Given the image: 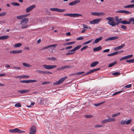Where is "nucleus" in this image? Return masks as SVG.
<instances>
[{
    "label": "nucleus",
    "mask_w": 134,
    "mask_h": 134,
    "mask_svg": "<svg viewBox=\"0 0 134 134\" xmlns=\"http://www.w3.org/2000/svg\"><path fill=\"white\" fill-rule=\"evenodd\" d=\"M22 52V51L21 50H13L11 51L10 52V53H12L13 54H17L19 53Z\"/></svg>",
    "instance_id": "18"
},
{
    "label": "nucleus",
    "mask_w": 134,
    "mask_h": 134,
    "mask_svg": "<svg viewBox=\"0 0 134 134\" xmlns=\"http://www.w3.org/2000/svg\"><path fill=\"white\" fill-rule=\"evenodd\" d=\"M80 1L79 0H75L69 3V5H75L77 3H80Z\"/></svg>",
    "instance_id": "16"
},
{
    "label": "nucleus",
    "mask_w": 134,
    "mask_h": 134,
    "mask_svg": "<svg viewBox=\"0 0 134 134\" xmlns=\"http://www.w3.org/2000/svg\"><path fill=\"white\" fill-rule=\"evenodd\" d=\"M109 122L108 119L104 120L101 121V123L103 124H104Z\"/></svg>",
    "instance_id": "27"
},
{
    "label": "nucleus",
    "mask_w": 134,
    "mask_h": 134,
    "mask_svg": "<svg viewBox=\"0 0 134 134\" xmlns=\"http://www.w3.org/2000/svg\"><path fill=\"white\" fill-rule=\"evenodd\" d=\"M106 19L109 20L108 23L113 27L116 25V24L114 20V18L112 17H108L106 18Z\"/></svg>",
    "instance_id": "2"
},
{
    "label": "nucleus",
    "mask_w": 134,
    "mask_h": 134,
    "mask_svg": "<svg viewBox=\"0 0 134 134\" xmlns=\"http://www.w3.org/2000/svg\"><path fill=\"white\" fill-rule=\"evenodd\" d=\"M119 37L118 36H114L109 37L108 38H106L105 40V41L106 42H107L109 41H111L115 40L119 38Z\"/></svg>",
    "instance_id": "13"
},
{
    "label": "nucleus",
    "mask_w": 134,
    "mask_h": 134,
    "mask_svg": "<svg viewBox=\"0 0 134 134\" xmlns=\"http://www.w3.org/2000/svg\"><path fill=\"white\" fill-rule=\"evenodd\" d=\"M11 68L13 69H15L16 70H20L21 69V68L20 67L15 66H13V68Z\"/></svg>",
    "instance_id": "45"
},
{
    "label": "nucleus",
    "mask_w": 134,
    "mask_h": 134,
    "mask_svg": "<svg viewBox=\"0 0 134 134\" xmlns=\"http://www.w3.org/2000/svg\"><path fill=\"white\" fill-rule=\"evenodd\" d=\"M108 119L109 122H113L115 120V118H109Z\"/></svg>",
    "instance_id": "42"
},
{
    "label": "nucleus",
    "mask_w": 134,
    "mask_h": 134,
    "mask_svg": "<svg viewBox=\"0 0 134 134\" xmlns=\"http://www.w3.org/2000/svg\"><path fill=\"white\" fill-rule=\"evenodd\" d=\"M9 131L10 132L12 133H24L25 132V131H22L21 130L19 129L18 128H15L14 129H12L9 130Z\"/></svg>",
    "instance_id": "3"
},
{
    "label": "nucleus",
    "mask_w": 134,
    "mask_h": 134,
    "mask_svg": "<svg viewBox=\"0 0 134 134\" xmlns=\"http://www.w3.org/2000/svg\"><path fill=\"white\" fill-rule=\"evenodd\" d=\"M126 62L129 63H134V59H131L129 60H126Z\"/></svg>",
    "instance_id": "36"
},
{
    "label": "nucleus",
    "mask_w": 134,
    "mask_h": 134,
    "mask_svg": "<svg viewBox=\"0 0 134 134\" xmlns=\"http://www.w3.org/2000/svg\"><path fill=\"white\" fill-rule=\"evenodd\" d=\"M120 113H116L112 115L111 116L112 118H114L115 116L119 115H120Z\"/></svg>",
    "instance_id": "37"
},
{
    "label": "nucleus",
    "mask_w": 134,
    "mask_h": 134,
    "mask_svg": "<svg viewBox=\"0 0 134 134\" xmlns=\"http://www.w3.org/2000/svg\"><path fill=\"white\" fill-rule=\"evenodd\" d=\"M104 102H102L100 103H97V104H94V105L96 107L102 104Z\"/></svg>",
    "instance_id": "39"
},
{
    "label": "nucleus",
    "mask_w": 134,
    "mask_h": 134,
    "mask_svg": "<svg viewBox=\"0 0 134 134\" xmlns=\"http://www.w3.org/2000/svg\"><path fill=\"white\" fill-rule=\"evenodd\" d=\"M120 73L119 72H115L113 74V75L114 76H117L119 75Z\"/></svg>",
    "instance_id": "47"
},
{
    "label": "nucleus",
    "mask_w": 134,
    "mask_h": 134,
    "mask_svg": "<svg viewBox=\"0 0 134 134\" xmlns=\"http://www.w3.org/2000/svg\"><path fill=\"white\" fill-rule=\"evenodd\" d=\"M88 47V46H85L81 49V51H82L83 50L87 48Z\"/></svg>",
    "instance_id": "53"
},
{
    "label": "nucleus",
    "mask_w": 134,
    "mask_h": 134,
    "mask_svg": "<svg viewBox=\"0 0 134 134\" xmlns=\"http://www.w3.org/2000/svg\"><path fill=\"white\" fill-rule=\"evenodd\" d=\"M43 67L47 69H51L56 68L57 66L55 65H43Z\"/></svg>",
    "instance_id": "5"
},
{
    "label": "nucleus",
    "mask_w": 134,
    "mask_h": 134,
    "mask_svg": "<svg viewBox=\"0 0 134 134\" xmlns=\"http://www.w3.org/2000/svg\"><path fill=\"white\" fill-rule=\"evenodd\" d=\"M93 40V39H91L89 40L88 41L85 42L83 43V45L87 44L90 43L91 42H92Z\"/></svg>",
    "instance_id": "34"
},
{
    "label": "nucleus",
    "mask_w": 134,
    "mask_h": 134,
    "mask_svg": "<svg viewBox=\"0 0 134 134\" xmlns=\"http://www.w3.org/2000/svg\"><path fill=\"white\" fill-rule=\"evenodd\" d=\"M42 70H36V72L39 73L40 74H41L42 72Z\"/></svg>",
    "instance_id": "60"
},
{
    "label": "nucleus",
    "mask_w": 134,
    "mask_h": 134,
    "mask_svg": "<svg viewBox=\"0 0 134 134\" xmlns=\"http://www.w3.org/2000/svg\"><path fill=\"white\" fill-rule=\"evenodd\" d=\"M72 47L71 46H69L68 47H67L65 48V49L66 50H68L70 49Z\"/></svg>",
    "instance_id": "62"
},
{
    "label": "nucleus",
    "mask_w": 134,
    "mask_h": 134,
    "mask_svg": "<svg viewBox=\"0 0 134 134\" xmlns=\"http://www.w3.org/2000/svg\"><path fill=\"white\" fill-rule=\"evenodd\" d=\"M57 46V44H52V45H49L48 46H47L45 47H44V48L45 49H46L48 48H49V47H56Z\"/></svg>",
    "instance_id": "23"
},
{
    "label": "nucleus",
    "mask_w": 134,
    "mask_h": 134,
    "mask_svg": "<svg viewBox=\"0 0 134 134\" xmlns=\"http://www.w3.org/2000/svg\"><path fill=\"white\" fill-rule=\"evenodd\" d=\"M125 46L124 44H123L121 45L118 46L116 47H114V49L115 51H117L119 49H121L122 48L124 47Z\"/></svg>",
    "instance_id": "17"
},
{
    "label": "nucleus",
    "mask_w": 134,
    "mask_h": 134,
    "mask_svg": "<svg viewBox=\"0 0 134 134\" xmlns=\"http://www.w3.org/2000/svg\"><path fill=\"white\" fill-rule=\"evenodd\" d=\"M91 15L93 16H101L104 15L105 13L102 12H94L91 13Z\"/></svg>",
    "instance_id": "11"
},
{
    "label": "nucleus",
    "mask_w": 134,
    "mask_h": 134,
    "mask_svg": "<svg viewBox=\"0 0 134 134\" xmlns=\"http://www.w3.org/2000/svg\"><path fill=\"white\" fill-rule=\"evenodd\" d=\"M122 92V91H119L116 92L113 94V96H114L116 95L119 94V93H120Z\"/></svg>",
    "instance_id": "52"
},
{
    "label": "nucleus",
    "mask_w": 134,
    "mask_h": 134,
    "mask_svg": "<svg viewBox=\"0 0 134 134\" xmlns=\"http://www.w3.org/2000/svg\"><path fill=\"white\" fill-rule=\"evenodd\" d=\"M116 62H115L113 63H111L108 66L109 68L113 66L114 65L116 64Z\"/></svg>",
    "instance_id": "32"
},
{
    "label": "nucleus",
    "mask_w": 134,
    "mask_h": 134,
    "mask_svg": "<svg viewBox=\"0 0 134 134\" xmlns=\"http://www.w3.org/2000/svg\"><path fill=\"white\" fill-rule=\"evenodd\" d=\"M12 4L14 6H19L20 5L19 3L16 2L13 3Z\"/></svg>",
    "instance_id": "50"
},
{
    "label": "nucleus",
    "mask_w": 134,
    "mask_h": 134,
    "mask_svg": "<svg viewBox=\"0 0 134 134\" xmlns=\"http://www.w3.org/2000/svg\"><path fill=\"white\" fill-rule=\"evenodd\" d=\"M101 20V18L94 19L92 21H90V23L92 24H98Z\"/></svg>",
    "instance_id": "8"
},
{
    "label": "nucleus",
    "mask_w": 134,
    "mask_h": 134,
    "mask_svg": "<svg viewBox=\"0 0 134 134\" xmlns=\"http://www.w3.org/2000/svg\"><path fill=\"white\" fill-rule=\"evenodd\" d=\"M64 16H69L71 17H78L79 16H81L82 15L81 14L77 13L73 14H66L64 15Z\"/></svg>",
    "instance_id": "4"
},
{
    "label": "nucleus",
    "mask_w": 134,
    "mask_h": 134,
    "mask_svg": "<svg viewBox=\"0 0 134 134\" xmlns=\"http://www.w3.org/2000/svg\"><path fill=\"white\" fill-rule=\"evenodd\" d=\"M118 13H125L126 14H129L131 13V12L125 10H120L116 11V12Z\"/></svg>",
    "instance_id": "15"
},
{
    "label": "nucleus",
    "mask_w": 134,
    "mask_h": 134,
    "mask_svg": "<svg viewBox=\"0 0 134 134\" xmlns=\"http://www.w3.org/2000/svg\"><path fill=\"white\" fill-rule=\"evenodd\" d=\"M28 21V19L26 18H24L21 20L20 24L22 26L21 27V29H25L28 27V25L26 24Z\"/></svg>",
    "instance_id": "1"
},
{
    "label": "nucleus",
    "mask_w": 134,
    "mask_h": 134,
    "mask_svg": "<svg viewBox=\"0 0 134 134\" xmlns=\"http://www.w3.org/2000/svg\"><path fill=\"white\" fill-rule=\"evenodd\" d=\"M126 120H121L120 122V124L122 125H124L126 124Z\"/></svg>",
    "instance_id": "41"
},
{
    "label": "nucleus",
    "mask_w": 134,
    "mask_h": 134,
    "mask_svg": "<svg viewBox=\"0 0 134 134\" xmlns=\"http://www.w3.org/2000/svg\"><path fill=\"white\" fill-rule=\"evenodd\" d=\"M55 47H49V51L51 52H53V50H54V48Z\"/></svg>",
    "instance_id": "40"
},
{
    "label": "nucleus",
    "mask_w": 134,
    "mask_h": 134,
    "mask_svg": "<svg viewBox=\"0 0 134 134\" xmlns=\"http://www.w3.org/2000/svg\"><path fill=\"white\" fill-rule=\"evenodd\" d=\"M9 37V36H8L6 35L2 36L1 37H0V40H3L6 39L8 38Z\"/></svg>",
    "instance_id": "25"
},
{
    "label": "nucleus",
    "mask_w": 134,
    "mask_h": 134,
    "mask_svg": "<svg viewBox=\"0 0 134 134\" xmlns=\"http://www.w3.org/2000/svg\"><path fill=\"white\" fill-rule=\"evenodd\" d=\"M131 86H132V85H131V84H130L126 85L125 86V87L126 88H129L130 87H131Z\"/></svg>",
    "instance_id": "51"
},
{
    "label": "nucleus",
    "mask_w": 134,
    "mask_h": 134,
    "mask_svg": "<svg viewBox=\"0 0 134 134\" xmlns=\"http://www.w3.org/2000/svg\"><path fill=\"white\" fill-rule=\"evenodd\" d=\"M102 49V47L101 46H99L97 47L93 48V51L94 52H97L101 50Z\"/></svg>",
    "instance_id": "22"
},
{
    "label": "nucleus",
    "mask_w": 134,
    "mask_h": 134,
    "mask_svg": "<svg viewBox=\"0 0 134 134\" xmlns=\"http://www.w3.org/2000/svg\"><path fill=\"white\" fill-rule=\"evenodd\" d=\"M130 21H127L126 20H123L120 21V23L123 24H131Z\"/></svg>",
    "instance_id": "21"
},
{
    "label": "nucleus",
    "mask_w": 134,
    "mask_h": 134,
    "mask_svg": "<svg viewBox=\"0 0 134 134\" xmlns=\"http://www.w3.org/2000/svg\"><path fill=\"white\" fill-rule=\"evenodd\" d=\"M30 14H25L23 15V18H25V17H26L28 16L29 15H30Z\"/></svg>",
    "instance_id": "56"
},
{
    "label": "nucleus",
    "mask_w": 134,
    "mask_h": 134,
    "mask_svg": "<svg viewBox=\"0 0 134 134\" xmlns=\"http://www.w3.org/2000/svg\"><path fill=\"white\" fill-rule=\"evenodd\" d=\"M84 36H81L80 37H79L78 38H76V40H82L84 39L83 38Z\"/></svg>",
    "instance_id": "43"
},
{
    "label": "nucleus",
    "mask_w": 134,
    "mask_h": 134,
    "mask_svg": "<svg viewBox=\"0 0 134 134\" xmlns=\"http://www.w3.org/2000/svg\"><path fill=\"white\" fill-rule=\"evenodd\" d=\"M115 21L116 22L120 21H119L118 16L115 17Z\"/></svg>",
    "instance_id": "63"
},
{
    "label": "nucleus",
    "mask_w": 134,
    "mask_h": 134,
    "mask_svg": "<svg viewBox=\"0 0 134 134\" xmlns=\"http://www.w3.org/2000/svg\"><path fill=\"white\" fill-rule=\"evenodd\" d=\"M17 19H21L23 18V15H21L19 16H17L16 17Z\"/></svg>",
    "instance_id": "46"
},
{
    "label": "nucleus",
    "mask_w": 134,
    "mask_h": 134,
    "mask_svg": "<svg viewBox=\"0 0 134 134\" xmlns=\"http://www.w3.org/2000/svg\"><path fill=\"white\" fill-rule=\"evenodd\" d=\"M75 42L73 41V42H69L68 43H65V44H64L63 45L64 46L70 45L73 44H74Z\"/></svg>",
    "instance_id": "31"
},
{
    "label": "nucleus",
    "mask_w": 134,
    "mask_h": 134,
    "mask_svg": "<svg viewBox=\"0 0 134 134\" xmlns=\"http://www.w3.org/2000/svg\"><path fill=\"white\" fill-rule=\"evenodd\" d=\"M84 73V72L82 71V72H77V73H76V74H77V75H80L81 74Z\"/></svg>",
    "instance_id": "57"
},
{
    "label": "nucleus",
    "mask_w": 134,
    "mask_h": 134,
    "mask_svg": "<svg viewBox=\"0 0 134 134\" xmlns=\"http://www.w3.org/2000/svg\"><path fill=\"white\" fill-rule=\"evenodd\" d=\"M15 106L16 107L19 108L21 107V104L19 103H17L15 105Z\"/></svg>",
    "instance_id": "44"
},
{
    "label": "nucleus",
    "mask_w": 134,
    "mask_h": 134,
    "mask_svg": "<svg viewBox=\"0 0 134 134\" xmlns=\"http://www.w3.org/2000/svg\"><path fill=\"white\" fill-rule=\"evenodd\" d=\"M132 55H130L125 56L126 59L131 58L133 56Z\"/></svg>",
    "instance_id": "48"
},
{
    "label": "nucleus",
    "mask_w": 134,
    "mask_h": 134,
    "mask_svg": "<svg viewBox=\"0 0 134 134\" xmlns=\"http://www.w3.org/2000/svg\"><path fill=\"white\" fill-rule=\"evenodd\" d=\"M51 10L53 11H57L58 12H63L65 10V9H60L57 8H51Z\"/></svg>",
    "instance_id": "9"
},
{
    "label": "nucleus",
    "mask_w": 134,
    "mask_h": 134,
    "mask_svg": "<svg viewBox=\"0 0 134 134\" xmlns=\"http://www.w3.org/2000/svg\"><path fill=\"white\" fill-rule=\"evenodd\" d=\"M29 90H19L18 92L20 93L21 94L29 92Z\"/></svg>",
    "instance_id": "26"
},
{
    "label": "nucleus",
    "mask_w": 134,
    "mask_h": 134,
    "mask_svg": "<svg viewBox=\"0 0 134 134\" xmlns=\"http://www.w3.org/2000/svg\"><path fill=\"white\" fill-rule=\"evenodd\" d=\"M103 37H100L96 39L94 41V43L96 44L98 43L99 41L102 39Z\"/></svg>",
    "instance_id": "19"
},
{
    "label": "nucleus",
    "mask_w": 134,
    "mask_h": 134,
    "mask_svg": "<svg viewBox=\"0 0 134 134\" xmlns=\"http://www.w3.org/2000/svg\"><path fill=\"white\" fill-rule=\"evenodd\" d=\"M6 14L5 12H3L1 13H0V16H3L5 15Z\"/></svg>",
    "instance_id": "54"
},
{
    "label": "nucleus",
    "mask_w": 134,
    "mask_h": 134,
    "mask_svg": "<svg viewBox=\"0 0 134 134\" xmlns=\"http://www.w3.org/2000/svg\"><path fill=\"white\" fill-rule=\"evenodd\" d=\"M22 44L21 43H17L14 45V47L15 48L19 47L21 46Z\"/></svg>",
    "instance_id": "28"
},
{
    "label": "nucleus",
    "mask_w": 134,
    "mask_h": 134,
    "mask_svg": "<svg viewBox=\"0 0 134 134\" xmlns=\"http://www.w3.org/2000/svg\"><path fill=\"white\" fill-rule=\"evenodd\" d=\"M129 20L130 21L133 22L132 24L134 25V18H131L129 19Z\"/></svg>",
    "instance_id": "55"
},
{
    "label": "nucleus",
    "mask_w": 134,
    "mask_h": 134,
    "mask_svg": "<svg viewBox=\"0 0 134 134\" xmlns=\"http://www.w3.org/2000/svg\"><path fill=\"white\" fill-rule=\"evenodd\" d=\"M69 52L66 53V55L72 54L75 53V52H74L70 51V50L69 51Z\"/></svg>",
    "instance_id": "38"
},
{
    "label": "nucleus",
    "mask_w": 134,
    "mask_h": 134,
    "mask_svg": "<svg viewBox=\"0 0 134 134\" xmlns=\"http://www.w3.org/2000/svg\"><path fill=\"white\" fill-rule=\"evenodd\" d=\"M36 132V127L34 125L32 126L30 129L29 134H35Z\"/></svg>",
    "instance_id": "7"
},
{
    "label": "nucleus",
    "mask_w": 134,
    "mask_h": 134,
    "mask_svg": "<svg viewBox=\"0 0 134 134\" xmlns=\"http://www.w3.org/2000/svg\"><path fill=\"white\" fill-rule=\"evenodd\" d=\"M131 119H130V120H128L126 121V125L129 124L131 123Z\"/></svg>",
    "instance_id": "49"
},
{
    "label": "nucleus",
    "mask_w": 134,
    "mask_h": 134,
    "mask_svg": "<svg viewBox=\"0 0 134 134\" xmlns=\"http://www.w3.org/2000/svg\"><path fill=\"white\" fill-rule=\"evenodd\" d=\"M102 126V125H96L94 127L96 128H98L101 127Z\"/></svg>",
    "instance_id": "64"
},
{
    "label": "nucleus",
    "mask_w": 134,
    "mask_h": 134,
    "mask_svg": "<svg viewBox=\"0 0 134 134\" xmlns=\"http://www.w3.org/2000/svg\"><path fill=\"white\" fill-rule=\"evenodd\" d=\"M81 47V45H79L77 46L76 47H75L73 49H71L70 50V51H73L75 52V51L79 49L80 47Z\"/></svg>",
    "instance_id": "20"
},
{
    "label": "nucleus",
    "mask_w": 134,
    "mask_h": 134,
    "mask_svg": "<svg viewBox=\"0 0 134 134\" xmlns=\"http://www.w3.org/2000/svg\"><path fill=\"white\" fill-rule=\"evenodd\" d=\"M71 66H62L58 68L57 69V71H60L62 70H64L66 68H70Z\"/></svg>",
    "instance_id": "14"
},
{
    "label": "nucleus",
    "mask_w": 134,
    "mask_h": 134,
    "mask_svg": "<svg viewBox=\"0 0 134 134\" xmlns=\"http://www.w3.org/2000/svg\"><path fill=\"white\" fill-rule=\"evenodd\" d=\"M23 65L27 67H31V66L30 64L26 63H23Z\"/></svg>",
    "instance_id": "30"
},
{
    "label": "nucleus",
    "mask_w": 134,
    "mask_h": 134,
    "mask_svg": "<svg viewBox=\"0 0 134 134\" xmlns=\"http://www.w3.org/2000/svg\"><path fill=\"white\" fill-rule=\"evenodd\" d=\"M83 28L85 29H88V26L86 25L83 24Z\"/></svg>",
    "instance_id": "58"
},
{
    "label": "nucleus",
    "mask_w": 134,
    "mask_h": 134,
    "mask_svg": "<svg viewBox=\"0 0 134 134\" xmlns=\"http://www.w3.org/2000/svg\"><path fill=\"white\" fill-rule=\"evenodd\" d=\"M47 59L53 61H55L57 60L56 58L54 57H48L47 58Z\"/></svg>",
    "instance_id": "33"
},
{
    "label": "nucleus",
    "mask_w": 134,
    "mask_h": 134,
    "mask_svg": "<svg viewBox=\"0 0 134 134\" xmlns=\"http://www.w3.org/2000/svg\"><path fill=\"white\" fill-rule=\"evenodd\" d=\"M98 63V62L97 61H96L92 63L90 65L91 67H93L97 65Z\"/></svg>",
    "instance_id": "24"
},
{
    "label": "nucleus",
    "mask_w": 134,
    "mask_h": 134,
    "mask_svg": "<svg viewBox=\"0 0 134 134\" xmlns=\"http://www.w3.org/2000/svg\"><path fill=\"white\" fill-rule=\"evenodd\" d=\"M36 7V6L35 5H33L30 6L26 9V12L27 13L30 12L35 8Z\"/></svg>",
    "instance_id": "12"
},
{
    "label": "nucleus",
    "mask_w": 134,
    "mask_h": 134,
    "mask_svg": "<svg viewBox=\"0 0 134 134\" xmlns=\"http://www.w3.org/2000/svg\"><path fill=\"white\" fill-rule=\"evenodd\" d=\"M67 77H65L60 79L58 81L54 82L53 84L54 85H59L61 84L67 78Z\"/></svg>",
    "instance_id": "6"
},
{
    "label": "nucleus",
    "mask_w": 134,
    "mask_h": 134,
    "mask_svg": "<svg viewBox=\"0 0 134 134\" xmlns=\"http://www.w3.org/2000/svg\"><path fill=\"white\" fill-rule=\"evenodd\" d=\"M95 72V70H94V69L92 70H90V71L86 73L85 74L83 75H88L89 74H90L91 73H93Z\"/></svg>",
    "instance_id": "29"
},
{
    "label": "nucleus",
    "mask_w": 134,
    "mask_h": 134,
    "mask_svg": "<svg viewBox=\"0 0 134 134\" xmlns=\"http://www.w3.org/2000/svg\"><path fill=\"white\" fill-rule=\"evenodd\" d=\"M116 52H114L113 53L108 54L107 55V56H111L115 55H117Z\"/></svg>",
    "instance_id": "35"
},
{
    "label": "nucleus",
    "mask_w": 134,
    "mask_h": 134,
    "mask_svg": "<svg viewBox=\"0 0 134 134\" xmlns=\"http://www.w3.org/2000/svg\"><path fill=\"white\" fill-rule=\"evenodd\" d=\"M110 51L109 49H107L104 50L103 51V52H108Z\"/></svg>",
    "instance_id": "59"
},
{
    "label": "nucleus",
    "mask_w": 134,
    "mask_h": 134,
    "mask_svg": "<svg viewBox=\"0 0 134 134\" xmlns=\"http://www.w3.org/2000/svg\"><path fill=\"white\" fill-rule=\"evenodd\" d=\"M37 81L36 80H23L20 81V82L22 83H33L37 82Z\"/></svg>",
    "instance_id": "10"
},
{
    "label": "nucleus",
    "mask_w": 134,
    "mask_h": 134,
    "mask_svg": "<svg viewBox=\"0 0 134 134\" xmlns=\"http://www.w3.org/2000/svg\"><path fill=\"white\" fill-rule=\"evenodd\" d=\"M121 27L122 29H126V26L123 25H121Z\"/></svg>",
    "instance_id": "61"
}]
</instances>
